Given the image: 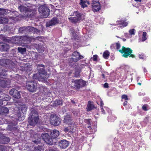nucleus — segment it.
I'll list each match as a JSON object with an SVG mask.
<instances>
[{
  "mask_svg": "<svg viewBox=\"0 0 151 151\" xmlns=\"http://www.w3.org/2000/svg\"><path fill=\"white\" fill-rule=\"evenodd\" d=\"M3 104V103H2V101L1 100H0V106L2 105V104Z\"/></svg>",
  "mask_w": 151,
  "mask_h": 151,
  "instance_id": "obj_63",
  "label": "nucleus"
},
{
  "mask_svg": "<svg viewBox=\"0 0 151 151\" xmlns=\"http://www.w3.org/2000/svg\"><path fill=\"white\" fill-rule=\"evenodd\" d=\"M100 106H101V108L103 107V105H104V104L103 103V101H102V100H101V99L100 100Z\"/></svg>",
  "mask_w": 151,
  "mask_h": 151,
  "instance_id": "obj_57",
  "label": "nucleus"
},
{
  "mask_svg": "<svg viewBox=\"0 0 151 151\" xmlns=\"http://www.w3.org/2000/svg\"><path fill=\"white\" fill-rule=\"evenodd\" d=\"M90 120L86 119L84 120L85 122L87 123L88 124H90Z\"/></svg>",
  "mask_w": 151,
  "mask_h": 151,
  "instance_id": "obj_58",
  "label": "nucleus"
},
{
  "mask_svg": "<svg viewBox=\"0 0 151 151\" xmlns=\"http://www.w3.org/2000/svg\"><path fill=\"white\" fill-rule=\"evenodd\" d=\"M38 66H39L40 67H43L44 66V65H42V64L39 65Z\"/></svg>",
  "mask_w": 151,
  "mask_h": 151,
  "instance_id": "obj_62",
  "label": "nucleus"
},
{
  "mask_svg": "<svg viewBox=\"0 0 151 151\" xmlns=\"http://www.w3.org/2000/svg\"><path fill=\"white\" fill-rule=\"evenodd\" d=\"M1 24H5L8 21V19L6 17H1Z\"/></svg>",
  "mask_w": 151,
  "mask_h": 151,
  "instance_id": "obj_30",
  "label": "nucleus"
},
{
  "mask_svg": "<svg viewBox=\"0 0 151 151\" xmlns=\"http://www.w3.org/2000/svg\"><path fill=\"white\" fill-rule=\"evenodd\" d=\"M73 15L75 17H69L68 19L71 22L74 23H77L80 20L83 19L85 16L84 15L77 11L73 12Z\"/></svg>",
  "mask_w": 151,
  "mask_h": 151,
  "instance_id": "obj_2",
  "label": "nucleus"
},
{
  "mask_svg": "<svg viewBox=\"0 0 151 151\" xmlns=\"http://www.w3.org/2000/svg\"><path fill=\"white\" fill-rule=\"evenodd\" d=\"M142 109L145 111H146L148 110L147 109V106L146 105H143L142 107Z\"/></svg>",
  "mask_w": 151,
  "mask_h": 151,
  "instance_id": "obj_47",
  "label": "nucleus"
},
{
  "mask_svg": "<svg viewBox=\"0 0 151 151\" xmlns=\"http://www.w3.org/2000/svg\"><path fill=\"white\" fill-rule=\"evenodd\" d=\"M59 132L57 130L55 129L51 132L50 135L51 138L54 141V143L56 142V139H55L57 138L59 136Z\"/></svg>",
  "mask_w": 151,
  "mask_h": 151,
  "instance_id": "obj_15",
  "label": "nucleus"
},
{
  "mask_svg": "<svg viewBox=\"0 0 151 151\" xmlns=\"http://www.w3.org/2000/svg\"><path fill=\"white\" fill-rule=\"evenodd\" d=\"M27 107L26 105H23L19 109V113L17 114V118H16V119L19 121H22L24 118V116L23 115V114H22L20 111H22V113L24 114L27 111Z\"/></svg>",
  "mask_w": 151,
  "mask_h": 151,
  "instance_id": "obj_7",
  "label": "nucleus"
},
{
  "mask_svg": "<svg viewBox=\"0 0 151 151\" xmlns=\"http://www.w3.org/2000/svg\"><path fill=\"white\" fill-rule=\"evenodd\" d=\"M122 99H124L125 100H128L127 96L125 95H123L122 96Z\"/></svg>",
  "mask_w": 151,
  "mask_h": 151,
  "instance_id": "obj_50",
  "label": "nucleus"
},
{
  "mask_svg": "<svg viewBox=\"0 0 151 151\" xmlns=\"http://www.w3.org/2000/svg\"><path fill=\"white\" fill-rule=\"evenodd\" d=\"M10 81L9 80H0V86L3 88L9 87L10 86Z\"/></svg>",
  "mask_w": 151,
  "mask_h": 151,
  "instance_id": "obj_17",
  "label": "nucleus"
},
{
  "mask_svg": "<svg viewBox=\"0 0 151 151\" xmlns=\"http://www.w3.org/2000/svg\"><path fill=\"white\" fill-rule=\"evenodd\" d=\"M38 71L39 76L37 78H38L45 81L49 77V75L47 74L44 68L38 69Z\"/></svg>",
  "mask_w": 151,
  "mask_h": 151,
  "instance_id": "obj_9",
  "label": "nucleus"
},
{
  "mask_svg": "<svg viewBox=\"0 0 151 151\" xmlns=\"http://www.w3.org/2000/svg\"><path fill=\"white\" fill-rule=\"evenodd\" d=\"M73 58H70L69 60V63L71 66H73L75 62L83 58V56L80 55V53L76 51L74 52L72 54Z\"/></svg>",
  "mask_w": 151,
  "mask_h": 151,
  "instance_id": "obj_3",
  "label": "nucleus"
},
{
  "mask_svg": "<svg viewBox=\"0 0 151 151\" xmlns=\"http://www.w3.org/2000/svg\"><path fill=\"white\" fill-rule=\"evenodd\" d=\"M18 91L14 88H13L10 90L9 92V94L13 96L14 94L16 93Z\"/></svg>",
  "mask_w": 151,
  "mask_h": 151,
  "instance_id": "obj_37",
  "label": "nucleus"
},
{
  "mask_svg": "<svg viewBox=\"0 0 151 151\" xmlns=\"http://www.w3.org/2000/svg\"><path fill=\"white\" fill-rule=\"evenodd\" d=\"M109 52L108 51L106 50L104 52L103 56L105 59H107L109 57Z\"/></svg>",
  "mask_w": 151,
  "mask_h": 151,
  "instance_id": "obj_33",
  "label": "nucleus"
},
{
  "mask_svg": "<svg viewBox=\"0 0 151 151\" xmlns=\"http://www.w3.org/2000/svg\"><path fill=\"white\" fill-rule=\"evenodd\" d=\"M40 89H41V90L42 89H43V90H44V89H46V88L45 87H41V88H40Z\"/></svg>",
  "mask_w": 151,
  "mask_h": 151,
  "instance_id": "obj_61",
  "label": "nucleus"
},
{
  "mask_svg": "<svg viewBox=\"0 0 151 151\" xmlns=\"http://www.w3.org/2000/svg\"><path fill=\"white\" fill-rule=\"evenodd\" d=\"M2 71L3 72H0V76H4L6 75V73L7 72V71L6 70H4V71L3 70Z\"/></svg>",
  "mask_w": 151,
  "mask_h": 151,
  "instance_id": "obj_51",
  "label": "nucleus"
},
{
  "mask_svg": "<svg viewBox=\"0 0 151 151\" xmlns=\"http://www.w3.org/2000/svg\"><path fill=\"white\" fill-rule=\"evenodd\" d=\"M25 27H20L19 29V32H22L25 30Z\"/></svg>",
  "mask_w": 151,
  "mask_h": 151,
  "instance_id": "obj_55",
  "label": "nucleus"
},
{
  "mask_svg": "<svg viewBox=\"0 0 151 151\" xmlns=\"http://www.w3.org/2000/svg\"><path fill=\"white\" fill-rule=\"evenodd\" d=\"M32 58L34 59H36L38 57L37 53L34 52L32 53Z\"/></svg>",
  "mask_w": 151,
  "mask_h": 151,
  "instance_id": "obj_41",
  "label": "nucleus"
},
{
  "mask_svg": "<svg viewBox=\"0 0 151 151\" xmlns=\"http://www.w3.org/2000/svg\"><path fill=\"white\" fill-rule=\"evenodd\" d=\"M119 51L123 54L122 56L124 58H127L128 56L132 58L134 57V55L132 54V50L129 48H126L123 46L122 49L119 50Z\"/></svg>",
  "mask_w": 151,
  "mask_h": 151,
  "instance_id": "obj_4",
  "label": "nucleus"
},
{
  "mask_svg": "<svg viewBox=\"0 0 151 151\" xmlns=\"http://www.w3.org/2000/svg\"><path fill=\"white\" fill-rule=\"evenodd\" d=\"M72 81L74 83V86L78 89L80 88L85 86L86 83V81L82 79H72Z\"/></svg>",
  "mask_w": 151,
  "mask_h": 151,
  "instance_id": "obj_8",
  "label": "nucleus"
},
{
  "mask_svg": "<svg viewBox=\"0 0 151 151\" xmlns=\"http://www.w3.org/2000/svg\"><path fill=\"white\" fill-rule=\"evenodd\" d=\"M92 4V8L93 11L97 12L100 9V4L98 0H93Z\"/></svg>",
  "mask_w": 151,
  "mask_h": 151,
  "instance_id": "obj_13",
  "label": "nucleus"
},
{
  "mask_svg": "<svg viewBox=\"0 0 151 151\" xmlns=\"http://www.w3.org/2000/svg\"><path fill=\"white\" fill-rule=\"evenodd\" d=\"M10 99V98L9 96L7 95H5L4 96V97L2 98V99H0V100H1L2 101V103H3V104L2 105H3L4 104V101H8Z\"/></svg>",
  "mask_w": 151,
  "mask_h": 151,
  "instance_id": "obj_27",
  "label": "nucleus"
},
{
  "mask_svg": "<svg viewBox=\"0 0 151 151\" xmlns=\"http://www.w3.org/2000/svg\"><path fill=\"white\" fill-rule=\"evenodd\" d=\"M39 12L40 15L44 18H46L49 16L50 10L46 6L43 5L39 8Z\"/></svg>",
  "mask_w": 151,
  "mask_h": 151,
  "instance_id": "obj_6",
  "label": "nucleus"
},
{
  "mask_svg": "<svg viewBox=\"0 0 151 151\" xmlns=\"http://www.w3.org/2000/svg\"><path fill=\"white\" fill-rule=\"evenodd\" d=\"M18 50L19 52L22 54H24L26 51V49L25 48L18 47Z\"/></svg>",
  "mask_w": 151,
  "mask_h": 151,
  "instance_id": "obj_32",
  "label": "nucleus"
},
{
  "mask_svg": "<svg viewBox=\"0 0 151 151\" xmlns=\"http://www.w3.org/2000/svg\"><path fill=\"white\" fill-rule=\"evenodd\" d=\"M147 33L145 32H144L143 33L142 36V41L144 42L147 39L146 37Z\"/></svg>",
  "mask_w": 151,
  "mask_h": 151,
  "instance_id": "obj_40",
  "label": "nucleus"
},
{
  "mask_svg": "<svg viewBox=\"0 0 151 151\" xmlns=\"http://www.w3.org/2000/svg\"><path fill=\"white\" fill-rule=\"evenodd\" d=\"M41 136L42 139L47 143L51 145L54 144L53 140H52L51 137H50L48 133H42Z\"/></svg>",
  "mask_w": 151,
  "mask_h": 151,
  "instance_id": "obj_12",
  "label": "nucleus"
},
{
  "mask_svg": "<svg viewBox=\"0 0 151 151\" xmlns=\"http://www.w3.org/2000/svg\"><path fill=\"white\" fill-rule=\"evenodd\" d=\"M97 55H94L93 57V59L94 61H96L97 60Z\"/></svg>",
  "mask_w": 151,
  "mask_h": 151,
  "instance_id": "obj_54",
  "label": "nucleus"
},
{
  "mask_svg": "<svg viewBox=\"0 0 151 151\" xmlns=\"http://www.w3.org/2000/svg\"><path fill=\"white\" fill-rule=\"evenodd\" d=\"M9 111L8 109L6 107H0V114L7 113Z\"/></svg>",
  "mask_w": 151,
  "mask_h": 151,
  "instance_id": "obj_23",
  "label": "nucleus"
},
{
  "mask_svg": "<svg viewBox=\"0 0 151 151\" xmlns=\"http://www.w3.org/2000/svg\"><path fill=\"white\" fill-rule=\"evenodd\" d=\"M63 102L61 100H56L53 104L54 106H57L58 105H61L62 104Z\"/></svg>",
  "mask_w": 151,
  "mask_h": 151,
  "instance_id": "obj_31",
  "label": "nucleus"
},
{
  "mask_svg": "<svg viewBox=\"0 0 151 151\" xmlns=\"http://www.w3.org/2000/svg\"><path fill=\"white\" fill-rule=\"evenodd\" d=\"M35 151H44V149L42 146H39L35 148Z\"/></svg>",
  "mask_w": 151,
  "mask_h": 151,
  "instance_id": "obj_35",
  "label": "nucleus"
},
{
  "mask_svg": "<svg viewBox=\"0 0 151 151\" xmlns=\"http://www.w3.org/2000/svg\"><path fill=\"white\" fill-rule=\"evenodd\" d=\"M58 19L56 17H54L50 21L47 22L46 23V26L49 27L55 25L58 23Z\"/></svg>",
  "mask_w": 151,
  "mask_h": 151,
  "instance_id": "obj_16",
  "label": "nucleus"
},
{
  "mask_svg": "<svg viewBox=\"0 0 151 151\" xmlns=\"http://www.w3.org/2000/svg\"><path fill=\"white\" fill-rule=\"evenodd\" d=\"M71 121V118L70 115L68 114L64 116L63 122L65 123L68 124H70Z\"/></svg>",
  "mask_w": 151,
  "mask_h": 151,
  "instance_id": "obj_20",
  "label": "nucleus"
},
{
  "mask_svg": "<svg viewBox=\"0 0 151 151\" xmlns=\"http://www.w3.org/2000/svg\"><path fill=\"white\" fill-rule=\"evenodd\" d=\"M28 28L30 31L34 33H37L40 32L39 30L33 27H29Z\"/></svg>",
  "mask_w": 151,
  "mask_h": 151,
  "instance_id": "obj_26",
  "label": "nucleus"
},
{
  "mask_svg": "<svg viewBox=\"0 0 151 151\" xmlns=\"http://www.w3.org/2000/svg\"><path fill=\"white\" fill-rule=\"evenodd\" d=\"M9 48V46L5 43L0 42V49L2 51H7Z\"/></svg>",
  "mask_w": 151,
  "mask_h": 151,
  "instance_id": "obj_21",
  "label": "nucleus"
},
{
  "mask_svg": "<svg viewBox=\"0 0 151 151\" xmlns=\"http://www.w3.org/2000/svg\"><path fill=\"white\" fill-rule=\"evenodd\" d=\"M108 119L109 121L113 122L116 119V117L113 115H111L108 116Z\"/></svg>",
  "mask_w": 151,
  "mask_h": 151,
  "instance_id": "obj_34",
  "label": "nucleus"
},
{
  "mask_svg": "<svg viewBox=\"0 0 151 151\" xmlns=\"http://www.w3.org/2000/svg\"><path fill=\"white\" fill-rule=\"evenodd\" d=\"M104 86L105 88H108V84L106 83L104 85Z\"/></svg>",
  "mask_w": 151,
  "mask_h": 151,
  "instance_id": "obj_59",
  "label": "nucleus"
},
{
  "mask_svg": "<svg viewBox=\"0 0 151 151\" xmlns=\"http://www.w3.org/2000/svg\"><path fill=\"white\" fill-rule=\"evenodd\" d=\"M81 70L76 69L74 74V76L76 77H78L80 76V73Z\"/></svg>",
  "mask_w": 151,
  "mask_h": 151,
  "instance_id": "obj_38",
  "label": "nucleus"
},
{
  "mask_svg": "<svg viewBox=\"0 0 151 151\" xmlns=\"http://www.w3.org/2000/svg\"><path fill=\"white\" fill-rule=\"evenodd\" d=\"M64 131L65 132H70V131H71V130L70 129L69 127H68L65 128L64 129Z\"/></svg>",
  "mask_w": 151,
  "mask_h": 151,
  "instance_id": "obj_48",
  "label": "nucleus"
},
{
  "mask_svg": "<svg viewBox=\"0 0 151 151\" xmlns=\"http://www.w3.org/2000/svg\"><path fill=\"white\" fill-rule=\"evenodd\" d=\"M33 138H37V139L35 140H34L33 139H32V141L35 143L36 144H38L39 143H40L41 141V139L40 137L38 138V135L36 134L33 137Z\"/></svg>",
  "mask_w": 151,
  "mask_h": 151,
  "instance_id": "obj_25",
  "label": "nucleus"
},
{
  "mask_svg": "<svg viewBox=\"0 0 151 151\" xmlns=\"http://www.w3.org/2000/svg\"><path fill=\"white\" fill-rule=\"evenodd\" d=\"M68 127H69L70 129L71 130V131L70 132H74L75 131V128L74 126H70Z\"/></svg>",
  "mask_w": 151,
  "mask_h": 151,
  "instance_id": "obj_46",
  "label": "nucleus"
},
{
  "mask_svg": "<svg viewBox=\"0 0 151 151\" xmlns=\"http://www.w3.org/2000/svg\"><path fill=\"white\" fill-rule=\"evenodd\" d=\"M40 47L41 46H40L38 48H37V50L39 52H42L44 50V48L42 47L41 49Z\"/></svg>",
  "mask_w": 151,
  "mask_h": 151,
  "instance_id": "obj_45",
  "label": "nucleus"
},
{
  "mask_svg": "<svg viewBox=\"0 0 151 151\" xmlns=\"http://www.w3.org/2000/svg\"><path fill=\"white\" fill-rule=\"evenodd\" d=\"M127 101H124L123 103V105L124 106L126 105L127 104Z\"/></svg>",
  "mask_w": 151,
  "mask_h": 151,
  "instance_id": "obj_60",
  "label": "nucleus"
},
{
  "mask_svg": "<svg viewBox=\"0 0 151 151\" xmlns=\"http://www.w3.org/2000/svg\"><path fill=\"white\" fill-rule=\"evenodd\" d=\"M139 56L140 59H144L145 58V57L144 56V55L142 54H139Z\"/></svg>",
  "mask_w": 151,
  "mask_h": 151,
  "instance_id": "obj_52",
  "label": "nucleus"
},
{
  "mask_svg": "<svg viewBox=\"0 0 151 151\" xmlns=\"http://www.w3.org/2000/svg\"><path fill=\"white\" fill-rule=\"evenodd\" d=\"M10 139L8 137H6L3 134H0V143H7L9 141Z\"/></svg>",
  "mask_w": 151,
  "mask_h": 151,
  "instance_id": "obj_19",
  "label": "nucleus"
},
{
  "mask_svg": "<svg viewBox=\"0 0 151 151\" xmlns=\"http://www.w3.org/2000/svg\"><path fill=\"white\" fill-rule=\"evenodd\" d=\"M27 89L31 92H35L37 88V84L32 81H28L27 83Z\"/></svg>",
  "mask_w": 151,
  "mask_h": 151,
  "instance_id": "obj_10",
  "label": "nucleus"
},
{
  "mask_svg": "<svg viewBox=\"0 0 151 151\" xmlns=\"http://www.w3.org/2000/svg\"><path fill=\"white\" fill-rule=\"evenodd\" d=\"M135 29H130L129 30V33L130 35H134L135 34Z\"/></svg>",
  "mask_w": 151,
  "mask_h": 151,
  "instance_id": "obj_42",
  "label": "nucleus"
},
{
  "mask_svg": "<svg viewBox=\"0 0 151 151\" xmlns=\"http://www.w3.org/2000/svg\"><path fill=\"white\" fill-rule=\"evenodd\" d=\"M116 48L117 49H119V48H120L121 45L119 43L117 42L116 43Z\"/></svg>",
  "mask_w": 151,
  "mask_h": 151,
  "instance_id": "obj_53",
  "label": "nucleus"
},
{
  "mask_svg": "<svg viewBox=\"0 0 151 151\" xmlns=\"http://www.w3.org/2000/svg\"><path fill=\"white\" fill-rule=\"evenodd\" d=\"M119 24L122 25L124 27H125L127 25L128 23L124 21H120Z\"/></svg>",
  "mask_w": 151,
  "mask_h": 151,
  "instance_id": "obj_43",
  "label": "nucleus"
},
{
  "mask_svg": "<svg viewBox=\"0 0 151 151\" xmlns=\"http://www.w3.org/2000/svg\"><path fill=\"white\" fill-rule=\"evenodd\" d=\"M4 147L2 145H0V151H4Z\"/></svg>",
  "mask_w": 151,
  "mask_h": 151,
  "instance_id": "obj_56",
  "label": "nucleus"
},
{
  "mask_svg": "<svg viewBox=\"0 0 151 151\" xmlns=\"http://www.w3.org/2000/svg\"><path fill=\"white\" fill-rule=\"evenodd\" d=\"M101 109L102 113L104 114H105V110H106L108 112H109L110 111L109 109L106 107H104V108L103 107L101 108Z\"/></svg>",
  "mask_w": 151,
  "mask_h": 151,
  "instance_id": "obj_36",
  "label": "nucleus"
},
{
  "mask_svg": "<svg viewBox=\"0 0 151 151\" xmlns=\"http://www.w3.org/2000/svg\"><path fill=\"white\" fill-rule=\"evenodd\" d=\"M50 122L52 125L58 126L60 123V119L56 115L52 114L50 117Z\"/></svg>",
  "mask_w": 151,
  "mask_h": 151,
  "instance_id": "obj_11",
  "label": "nucleus"
},
{
  "mask_svg": "<svg viewBox=\"0 0 151 151\" xmlns=\"http://www.w3.org/2000/svg\"><path fill=\"white\" fill-rule=\"evenodd\" d=\"M80 4L82 8H84L87 6V5L89 4V2L87 0H81Z\"/></svg>",
  "mask_w": 151,
  "mask_h": 151,
  "instance_id": "obj_22",
  "label": "nucleus"
},
{
  "mask_svg": "<svg viewBox=\"0 0 151 151\" xmlns=\"http://www.w3.org/2000/svg\"><path fill=\"white\" fill-rule=\"evenodd\" d=\"M22 70L25 71H30L32 70L31 65H28L26 64L23 67Z\"/></svg>",
  "mask_w": 151,
  "mask_h": 151,
  "instance_id": "obj_24",
  "label": "nucleus"
},
{
  "mask_svg": "<svg viewBox=\"0 0 151 151\" xmlns=\"http://www.w3.org/2000/svg\"><path fill=\"white\" fill-rule=\"evenodd\" d=\"M16 43L24 45L22 44H26L30 41V38L27 36H19L15 39Z\"/></svg>",
  "mask_w": 151,
  "mask_h": 151,
  "instance_id": "obj_5",
  "label": "nucleus"
},
{
  "mask_svg": "<svg viewBox=\"0 0 151 151\" xmlns=\"http://www.w3.org/2000/svg\"><path fill=\"white\" fill-rule=\"evenodd\" d=\"M71 33H72V36L74 38L76 39L77 37V35L76 33L74 31H73L71 32Z\"/></svg>",
  "mask_w": 151,
  "mask_h": 151,
  "instance_id": "obj_49",
  "label": "nucleus"
},
{
  "mask_svg": "<svg viewBox=\"0 0 151 151\" xmlns=\"http://www.w3.org/2000/svg\"><path fill=\"white\" fill-rule=\"evenodd\" d=\"M16 93L14 94V95H13L12 96L17 99H19L21 97V96L19 92L17 91L16 92Z\"/></svg>",
  "mask_w": 151,
  "mask_h": 151,
  "instance_id": "obj_39",
  "label": "nucleus"
},
{
  "mask_svg": "<svg viewBox=\"0 0 151 151\" xmlns=\"http://www.w3.org/2000/svg\"><path fill=\"white\" fill-rule=\"evenodd\" d=\"M39 118L37 111L32 110L28 118L29 124L31 126H34L38 122Z\"/></svg>",
  "mask_w": 151,
  "mask_h": 151,
  "instance_id": "obj_1",
  "label": "nucleus"
},
{
  "mask_svg": "<svg viewBox=\"0 0 151 151\" xmlns=\"http://www.w3.org/2000/svg\"><path fill=\"white\" fill-rule=\"evenodd\" d=\"M137 2H140L141 1V0H134Z\"/></svg>",
  "mask_w": 151,
  "mask_h": 151,
  "instance_id": "obj_64",
  "label": "nucleus"
},
{
  "mask_svg": "<svg viewBox=\"0 0 151 151\" xmlns=\"http://www.w3.org/2000/svg\"><path fill=\"white\" fill-rule=\"evenodd\" d=\"M18 9L21 12L26 13L25 16H27L28 17H30L31 14L30 13V12H29V10L28 8L23 5H21L18 7Z\"/></svg>",
  "mask_w": 151,
  "mask_h": 151,
  "instance_id": "obj_14",
  "label": "nucleus"
},
{
  "mask_svg": "<svg viewBox=\"0 0 151 151\" xmlns=\"http://www.w3.org/2000/svg\"><path fill=\"white\" fill-rule=\"evenodd\" d=\"M94 108V106L91 103V102L90 101H88L87 108V111H90L92 110Z\"/></svg>",
  "mask_w": 151,
  "mask_h": 151,
  "instance_id": "obj_29",
  "label": "nucleus"
},
{
  "mask_svg": "<svg viewBox=\"0 0 151 151\" xmlns=\"http://www.w3.org/2000/svg\"><path fill=\"white\" fill-rule=\"evenodd\" d=\"M5 13V11L4 9H0V15H2L4 14Z\"/></svg>",
  "mask_w": 151,
  "mask_h": 151,
  "instance_id": "obj_44",
  "label": "nucleus"
},
{
  "mask_svg": "<svg viewBox=\"0 0 151 151\" xmlns=\"http://www.w3.org/2000/svg\"><path fill=\"white\" fill-rule=\"evenodd\" d=\"M69 144V143L68 141L63 139L59 142V146L61 148L65 149L68 146Z\"/></svg>",
  "mask_w": 151,
  "mask_h": 151,
  "instance_id": "obj_18",
  "label": "nucleus"
},
{
  "mask_svg": "<svg viewBox=\"0 0 151 151\" xmlns=\"http://www.w3.org/2000/svg\"><path fill=\"white\" fill-rule=\"evenodd\" d=\"M9 60H6L5 59L0 60V65L2 66H5L7 65L8 62H9Z\"/></svg>",
  "mask_w": 151,
  "mask_h": 151,
  "instance_id": "obj_28",
  "label": "nucleus"
}]
</instances>
